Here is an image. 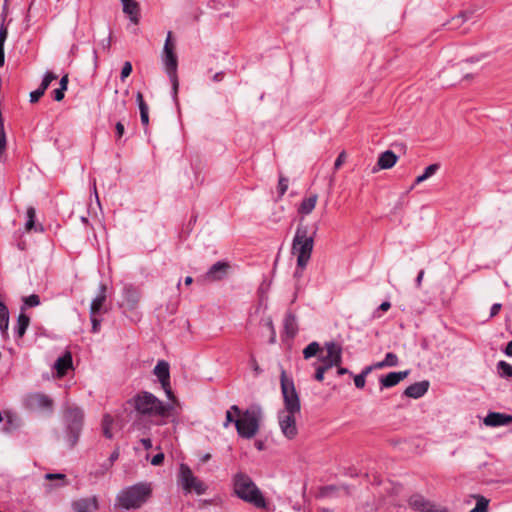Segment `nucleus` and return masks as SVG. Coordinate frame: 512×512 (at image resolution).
<instances>
[{
  "instance_id": "obj_1",
  "label": "nucleus",
  "mask_w": 512,
  "mask_h": 512,
  "mask_svg": "<svg viewBox=\"0 0 512 512\" xmlns=\"http://www.w3.org/2000/svg\"><path fill=\"white\" fill-rule=\"evenodd\" d=\"M232 486L234 494L242 501L257 509H268L269 503L264 493L247 474L236 473L232 478Z\"/></svg>"
},
{
  "instance_id": "obj_2",
  "label": "nucleus",
  "mask_w": 512,
  "mask_h": 512,
  "mask_svg": "<svg viewBox=\"0 0 512 512\" xmlns=\"http://www.w3.org/2000/svg\"><path fill=\"white\" fill-rule=\"evenodd\" d=\"M315 356H318V363L316 364L328 371L342 363V347L333 341L326 342L321 347L318 342L314 341L304 348L303 357L308 360Z\"/></svg>"
},
{
  "instance_id": "obj_3",
  "label": "nucleus",
  "mask_w": 512,
  "mask_h": 512,
  "mask_svg": "<svg viewBox=\"0 0 512 512\" xmlns=\"http://www.w3.org/2000/svg\"><path fill=\"white\" fill-rule=\"evenodd\" d=\"M129 403L139 415L149 418H166L172 410L171 405L163 403L147 391L137 393L130 399Z\"/></svg>"
},
{
  "instance_id": "obj_4",
  "label": "nucleus",
  "mask_w": 512,
  "mask_h": 512,
  "mask_svg": "<svg viewBox=\"0 0 512 512\" xmlns=\"http://www.w3.org/2000/svg\"><path fill=\"white\" fill-rule=\"evenodd\" d=\"M152 495V485L140 482L122 489L116 496V505L125 510L138 509Z\"/></svg>"
},
{
  "instance_id": "obj_5",
  "label": "nucleus",
  "mask_w": 512,
  "mask_h": 512,
  "mask_svg": "<svg viewBox=\"0 0 512 512\" xmlns=\"http://www.w3.org/2000/svg\"><path fill=\"white\" fill-rule=\"evenodd\" d=\"M232 410L236 414L235 426L239 436L251 439L259 431L262 420V410L258 406H252L241 412L238 406L233 405Z\"/></svg>"
},
{
  "instance_id": "obj_6",
  "label": "nucleus",
  "mask_w": 512,
  "mask_h": 512,
  "mask_svg": "<svg viewBox=\"0 0 512 512\" xmlns=\"http://www.w3.org/2000/svg\"><path fill=\"white\" fill-rule=\"evenodd\" d=\"M314 246L313 235L308 234V229L305 226H298L293 243L292 253L297 257V266L301 271H296L295 276L301 277L302 271L307 266Z\"/></svg>"
},
{
  "instance_id": "obj_7",
  "label": "nucleus",
  "mask_w": 512,
  "mask_h": 512,
  "mask_svg": "<svg viewBox=\"0 0 512 512\" xmlns=\"http://www.w3.org/2000/svg\"><path fill=\"white\" fill-rule=\"evenodd\" d=\"M175 42L172 40V32H168L163 51H162V62L165 68V71L172 83L173 92L176 95L179 87L178 77H177V67L178 60L177 55L175 53Z\"/></svg>"
},
{
  "instance_id": "obj_8",
  "label": "nucleus",
  "mask_w": 512,
  "mask_h": 512,
  "mask_svg": "<svg viewBox=\"0 0 512 512\" xmlns=\"http://www.w3.org/2000/svg\"><path fill=\"white\" fill-rule=\"evenodd\" d=\"M178 483L187 494L195 493L197 495H203L207 491V485L194 475L191 468L181 463L178 471Z\"/></svg>"
},
{
  "instance_id": "obj_9",
  "label": "nucleus",
  "mask_w": 512,
  "mask_h": 512,
  "mask_svg": "<svg viewBox=\"0 0 512 512\" xmlns=\"http://www.w3.org/2000/svg\"><path fill=\"white\" fill-rule=\"evenodd\" d=\"M281 390L284 400V409L279 412L300 413L301 405L298 393L293 381L287 378L284 370L281 373Z\"/></svg>"
},
{
  "instance_id": "obj_10",
  "label": "nucleus",
  "mask_w": 512,
  "mask_h": 512,
  "mask_svg": "<svg viewBox=\"0 0 512 512\" xmlns=\"http://www.w3.org/2000/svg\"><path fill=\"white\" fill-rule=\"evenodd\" d=\"M300 413L278 412V424L281 433L288 440H293L298 435L297 415Z\"/></svg>"
},
{
  "instance_id": "obj_11",
  "label": "nucleus",
  "mask_w": 512,
  "mask_h": 512,
  "mask_svg": "<svg viewBox=\"0 0 512 512\" xmlns=\"http://www.w3.org/2000/svg\"><path fill=\"white\" fill-rule=\"evenodd\" d=\"M409 506L417 512H449L446 507L440 506L425 499L421 495H413L409 499Z\"/></svg>"
},
{
  "instance_id": "obj_12",
  "label": "nucleus",
  "mask_w": 512,
  "mask_h": 512,
  "mask_svg": "<svg viewBox=\"0 0 512 512\" xmlns=\"http://www.w3.org/2000/svg\"><path fill=\"white\" fill-rule=\"evenodd\" d=\"M26 406L30 409L51 411L53 400L42 393H31L25 399Z\"/></svg>"
},
{
  "instance_id": "obj_13",
  "label": "nucleus",
  "mask_w": 512,
  "mask_h": 512,
  "mask_svg": "<svg viewBox=\"0 0 512 512\" xmlns=\"http://www.w3.org/2000/svg\"><path fill=\"white\" fill-rule=\"evenodd\" d=\"M74 512H95L99 509V502L96 496L81 498L72 503Z\"/></svg>"
},
{
  "instance_id": "obj_14",
  "label": "nucleus",
  "mask_w": 512,
  "mask_h": 512,
  "mask_svg": "<svg viewBox=\"0 0 512 512\" xmlns=\"http://www.w3.org/2000/svg\"><path fill=\"white\" fill-rule=\"evenodd\" d=\"M486 426L497 427L512 423V416L499 412H490L483 420Z\"/></svg>"
},
{
  "instance_id": "obj_15",
  "label": "nucleus",
  "mask_w": 512,
  "mask_h": 512,
  "mask_svg": "<svg viewBox=\"0 0 512 512\" xmlns=\"http://www.w3.org/2000/svg\"><path fill=\"white\" fill-rule=\"evenodd\" d=\"M318 202V195L316 193H312L309 196L302 199L298 206V214L302 217L310 215L315 209Z\"/></svg>"
},
{
  "instance_id": "obj_16",
  "label": "nucleus",
  "mask_w": 512,
  "mask_h": 512,
  "mask_svg": "<svg viewBox=\"0 0 512 512\" xmlns=\"http://www.w3.org/2000/svg\"><path fill=\"white\" fill-rule=\"evenodd\" d=\"M70 415L75 418V421L70 426L71 435L68 438L69 445L72 447L75 445L78 439L79 431H80V424L81 420L83 418V414L79 409H74L70 411Z\"/></svg>"
},
{
  "instance_id": "obj_17",
  "label": "nucleus",
  "mask_w": 512,
  "mask_h": 512,
  "mask_svg": "<svg viewBox=\"0 0 512 512\" xmlns=\"http://www.w3.org/2000/svg\"><path fill=\"white\" fill-rule=\"evenodd\" d=\"M229 264L226 262H217L208 270L206 278L211 281L221 280L227 274Z\"/></svg>"
},
{
  "instance_id": "obj_18",
  "label": "nucleus",
  "mask_w": 512,
  "mask_h": 512,
  "mask_svg": "<svg viewBox=\"0 0 512 512\" xmlns=\"http://www.w3.org/2000/svg\"><path fill=\"white\" fill-rule=\"evenodd\" d=\"M408 374V371L390 372L385 377L380 379V383L384 388L393 387L400 381L404 380Z\"/></svg>"
},
{
  "instance_id": "obj_19",
  "label": "nucleus",
  "mask_w": 512,
  "mask_h": 512,
  "mask_svg": "<svg viewBox=\"0 0 512 512\" xmlns=\"http://www.w3.org/2000/svg\"><path fill=\"white\" fill-rule=\"evenodd\" d=\"M428 381L416 382L405 389V395L414 399L422 397L428 390Z\"/></svg>"
},
{
  "instance_id": "obj_20",
  "label": "nucleus",
  "mask_w": 512,
  "mask_h": 512,
  "mask_svg": "<svg viewBox=\"0 0 512 512\" xmlns=\"http://www.w3.org/2000/svg\"><path fill=\"white\" fill-rule=\"evenodd\" d=\"M154 374L159 379L161 386H168V383L170 382V371L169 364L166 361H159L156 364Z\"/></svg>"
},
{
  "instance_id": "obj_21",
  "label": "nucleus",
  "mask_w": 512,
  "mask_h": 512,
  "mask_svg": "<svg viewBox=\"0 0 512 512\" xmlns=\"http://www.w3.org/2000/svg\"><path fill=\"white\" fill-rule=\"evenodd\" d=\"M71 367L72 356L69 352H67L62 357H59L54 364V368L56 369L57 376L59 378L63 377Z\"/></svg>"
},
{
  "instance_id": "obj_22",
  "label": "nucleus",
  "mask_w": 512,
  "mask_h": 512,
  "mask_svg": "<svg viewBox=\"0 0 512 512\" xmlns=\"http://www.w3.org/2000/svg\"><path fill=\"white\" fill-rule=\"evenodd\" d=\"M123 5V12L127 14L133 23H138L139 5L134 0H120Z\"/></svg>"
},
{
  "instance_id": "obj_23",
  "label": "nucleus",
  "mask_w": 512,
  "mask_h": 512,
  "mask_svg": "<svg viewBox=\"0 0 512 512\" xmlns=\"http://www.w3.org/2000/svg\"><path fill=\"white\" fill-rule=\"evenodd\" d=\"M397 160L396 154L393 151L387 150L379 156L377 165L380 169H390L396 164Z\"/></svg>"
},
{
  "instance_id": "obj_24",
  "label": "nucleus",
  "mask_w": 512,
  "mask_h": 512,
  "mask_svg": "<svg viewBox=\"0 0 512 512\" xmlns=\"http://www.w3.org/2000/svg\"><path fill=\"white\" fill-rule=\"evenodd\" d=\"M139 299L140 294L136 289L132 287H126L124 289L123 305L128 309H133L137 305Z\"/></svg>"
},
{
  "instance_id": "obj_25",
  "label": "nucleus",
  "mask_w": 512,
  "mask_h": 512,
  "mask_svg": "<svg viewBox=\"0 0 512 512\" xmlns=\"http://www.w3.org/2000/svg\"><path fill=\"white\" fill-rule=\"evenodd\" d=\"M105 286L100 287V292L98 295L92 300L90 305V314H98L103 307V304L106 300L105 294Z\"/></svg>"
},
{
  "instance_id": "obj_26",
  "label": "nucleus",
  "mask_w": 512,
  "mask_h": 512,
  "mask_svg": "<svg viewBox=\"0 0 512 512\" xmlns=\"http://www.w3.org/2000/svg\"><path fill=\"white\" fill-rule=\"evenodd\" d=\"M440 168V165L437 163L431 164L427 166L423 172V174L416 177L414 184L411 186V189H413L416 185L426 181L430 177H432Z\"/></svg>"
},
{
  "instance_id": "obj_27",
  "label": "nucleus",
  "mask_w": 512,
  "mask_h": 512,
  "mask_svg": "<svg viewBox=\"0 0 512 512\" xmlns=\"http://www.w3.org/2000/svg\"><path fill=\"white\" fill-rule=\"evenodd\" d=\"M9 327V312L7 307L0 302V331L4 337H7Z\"/></svg>"
},
{
  "instance_id": "obj_28",
  "label": "nucleus",
  "mask_w": 512,
  "mask_h": 512,
  "mask_svg": "<svg viewBox=\"0 0 512 512\" xmlns=\"http://www.w3.org/2000/svg\"><path fill=\"white\" fill-rule=\"evenodd\" d=\"M398 364V357L394 353H387L384 360L374 364L373 368L380 369L383 367H393Z\"/></svg>"
},
{
  "instance_id": "obj_29",
  "label": "nucleus",
  "mask_w": 512,
  "mask_h": 512,
  "mask_svg": "<svg viewBox=\"0 0 512 512\" xmlns=\"http://www.w3.org/2000/svg\"><path fill=\"white\" fill-rule=\"evenodd\" d=\"M30 318L21 313L17 319V327H16V333L19 338L23 337V335L26 332L27 327L29 326Z\"/></svg>"
},
{
  "instance_id": "obj_30",
  "label": "nucleus",
  "mask_w": 512,
  "mask_h": 512,
  "mask_svg": "<svg viewBox=\"0 0 512 512\" xmlns=\"http://www.w3.org/2000/svg\"><path fill=\"white\" fill-rule=\"evenodd\" d=\"M112 427H113L112 416L109 414L104 415L103 420H102V428H103V433H104L105 437H107L108 439H111L113 437Z\"/></svg>"
},
{
  "instance_id": "obj_31",
  "label": "nucleus",
  "mask_w": 512,
  "mask_h": 512,
  "mask_svg": "<svg viewBox=\"0 0 512 512\" xmlns=\"http://www.w3.org/2000/svg\"><path fill=\"white\" fill-rule=\"evenodd\" d=\"M371 366L366 367L364 371L354 377V383L357 388L362 389L366 383V376L372 371Z\"/></svg>"
},
{
  "instance_id": "obj_32",
  "label": "nucleus",
  "mask_w": 512,
  "mask_h": 512,
  "mask_svg": "<svg viewBox=\"0 0 512 512\" xmlns=\"http://www.w3.org/2000/svg\"><path fill=\"white\" fill-rule=\"evenodd\" d=\"M498 370H499V374L502 376V377H512V365L505 362V361H500L498 363Z\"/></svg>"
},
{
  "instance_id": "obj_33",
  "label": "nucleus",
  "mask_w": 512,
  "mask_h": 512,
  "mask_svg": "<svg viewBox=\"0 0 512 512\" xmlns=\"http://www.w3.org/2000/svg\"><path fill=\"white\" fill-rule=\"evenodd\" d=\"M46 480H58L59 483L56 485L58 487L65 486L67 484L66 482V475L63 473H47L45 475Z\"/></svg>"
},
{
  "instance_id": "obj_34",
  "label": "nucleus",
  "mask_w": 512,
  "mask_h": 512,
  "mask_svg": "<svg viewBox=\"0 0 512 512\" xmlns=\"http://www.w3.org/2000/svg\"><path fill=\"white\" fill-rule=\"evenodd\" d=\"M476 499H477V503L475 506L476 510H478L479 512H487L489 500L483 496H476Z\"/></svg>"
},
{
  "instance_id": "obj_35",
  "label": "nucleus",
  "mask_w": 512,
  "mask_h": 512,
  "mask_svg": "<svg viewBox=\"0 0 512 512\" xmlns=\"http://www.w3.org/2000/svg\"><path fill=\"white\" fill-rule=\"evenodd\" d=\"M35 216H36L35 209L33 207H29L27 209V222L25 224L27 231H30L33 228Z\"/></svg>"
},
{
  "instance_id": "obj_36",
  "label": "nucleus",
  "mask_w": 512,
  "mask_h": 512,
  "mask_svg": "<svg viewBox=\"0 0 512 512\" xmlns=\"http://www.w3.org/2000/svg\"><path fill=\"white\" fill-rule=\"evenodd\" d=\"M285 327L291 334L296 332V317L294 315H287L285 319Z\"/></svg>"
},
{
  "instance_id": "obj_37",
  "label": "nucleus",
  "mask_w": 512,
  "mask_h": 512,
  "mask_svg": "<svg viewBox=\"0 0 512 512\" xmlns=\"http://www.w3.org/2000/svg\"><path fill=\"white\" fill-rule=\"evenodd\" d=\"M57 76L53 74L52 72H47L42 80V83L40 85V88L46 91V89L49 87L50 83L55 80Z\"/></svg>"
},
{
  "instance_id": "obj_38",
  "label": "nucleus",
  "mask_w": 512,
  "mask_h": 512,
  "mask_svg": "<svg viewBox=\"0 0 512 512\" xmlns=\"http://www.w3.org/2000/svg\"><path fill=\"white\" fill-rule=\"evenodd\" d=\"M24 303L27 307H35L40 304L39 296L36 294L29 295L24 298Z\"/></svg>"
},
{
  "instance_id": "obj_39",
  "label": "nucleus",
  "mask_w": 512,
  "mask_h": 512,
  "mask_svg": "<svg viewBox=\"0 0 512 512\" xmlns=\"http://www.w3.org/2000/svg\"><path fill=\"white\" fill-rule=\"evenodd\" d=\"M141 122L144 126L149 124L148 105L139 107Z\"/></svg>"
},
{
  "instance_id": "obj_40",
  "label": "nucleus",
  "mask_w": 512,
  "mask_h": 512,
  "mask_svg": "<svg viewBox=\"0 0 512 512\" xmlns=\"http://www.w3.org/2000/svg\"><path fill=\"white\" fill-rule=\"evenodd\" d=\"M132 72V64L129 61H126L123 64L120 78L122 81H124Z\"/></svg>"
},
{
  "instance_id": "obj_41",
  "label": "nucleus",
  "mask_w": 512,
  "mask_h": 512,
  "mask_svg": "<svg viewBox=\"0 0 512 512\" xmlns=\"http://www.w3.org/2000/svg\"><path fill=\"white\" fill-rule=\"evenodd\" d=\"M314 367H315V376H314V378L317 381L322 382L324 380V375L327 372V370L322 368L321 366L317 365L316 363L314 364Z\"/></svg>"
},
{
  "instance_id": "obj_42",
  "label": "nucleus",
  "mask_w": 512,
  "mask_h": 512,
  "mask_svg": "<svg viewBox=\"0 0 512 512\" xmlns=\"http://www.w3.org/2000/svg\"><path fill=\"white\" fill-rule=\"evenodd\" d=\"M45 91L41 89L40 87L30 93V102L35 103L37 102L43 95Z\"/></svg>"
},
{
  "instance_id": "obj_43",
  "label": "nucleus",
  "mask_w": 512,
  "mask_h": 512,
  "mask_svg": "<svg viewBox=\"0 0 512 512\" xmlns=\"http://www.w3.org/2000/svg\"><path fill=\"white\" fill-rule=\"evenodd\" d=\"M288 189V179L285 177H280L279 183H278V190L279 194L282 196L285 194V192Z\"/></svg>"
},
{
  "instance_id": "obj_44",
  "label": "nucleus",
  "mask_w": 512,
  "mask_h": 512,
  "mask_svg": "<svg viewBox=\"0 0 512 512\" xmlns=\"http://www.w3.org/2000/svg\"><path fill=\"white\" fill-rule=\"evenodd\" d=\"M235 420H236V414H235L234 410H232V406H231L230 409L226 412V421L224 423V427H228V425L230 423L235 424Z\"/></svg>"
},
{
  "instance_id": "obj_45",
  "label": "nucleus",
  "mask_w": 512,
  "mask_h": 512,
  "mask_svg": "<svg viewBox=\"0 0 512 512\" xmlns=\"http://www.w3.org/2000/svg\"><path fill=\"white\" fill-rule=\"evenodd\" d=\"M346 152L345 151H342L337 159L335 160V163H334V169L337 170L339 169L346 161Z\"/></svg>"
},
{
  "instance_id": "obj_46",
  "label": "nucleus",
  "mask_w": 512,
  "mask_h": 512,
  "mask_svg": "<svg viewBox=\"0 0 512 512\" xmlns=\"http://www.w3.org/2000/svg\"><path fill=\"white\" fill-rule=\"evenodd\" d=\"M96 316L97 314H90L93 332H98L100 327V320Z\"/></svg>"
},
{
  "instance_id": "obj_47",
  "label": "nucleus",
  "mask_w": 512,
  "mask_h": 512,
  "mask_svg": "<svg viewBox=\"0 0 512 512\" xmlns=\"http://www.w3.org/2000/svg\"><path fill=\"white\" fill-rule=\"evenodd\" d=\"M8 36L7 28L4 25L0 26V45L4 46Z\"/></svg>"
},
{
  "instance_id": "obj_48",
  "label": "nucleus",
  "mask_w": 512,
  "mask_h": 512,
  "mask_svg": "<svg viewBox=\"0 0 512 512\" xmlns=\"http://www.w3.org/2000/svg\"><path fill=\"white\" fill-rule=\"evenodd\" d=\"M163 460H164V454L158 453L151 459V464L154 466H158V465L162 464Z\"/></svg>"
},
{
  "instance_id": "obj_49",
  "label": "nucleus",
  "mask_w": 512,
  "mask_h": 512,
  "mask_svg": "<svg viewBox=\"0 0 512 512\" xmlns=\"http://www.w3.org/2000/svg\"><path fill=\"white\" fill-rule=\"evenodd\" d=\"M66 90H61V88H57L53 91V98L55 101H61L64 98V93Z\"/></svg>"
},
{
  "instance_id": "obj_50",
  "label": "nucleus",
  "mask_w": 512,
  "mask_h": 512,
  "mask_svg": "<svg viewBox=\"0 0 512 512\" xmlns=\"http://www.w3.org/2000/svg\"><path fill=\"white\" fill-rule=\"evenodd\" d=\"M115 129H116L117 137L121 138L125 131L124 125L121 122H118V123H116Z\"/></svg>"
},
{
  "instance_id": "obj_51",
  "label": "nucleus",
  "mask_w": 512,
  "mask_h": 512,
  "mask_svg": "<svg viewBox=\"0 0 512 512\" xmlns=\"http://www.w3.org/2000/svg\"><path fill=\"white\" fill-rule=\"evenodd\" d=\"M501 309V304L500 303H495L492 307H491V311H490V317H494L496 316L499 311Z\"/></svg>"
},
{
  "instance_id": "obj_52",
  "label": "nucleus",
  "mask_w": 512,
  "mask_h": 512,
  "mask_svg": "<svg viewBox=\"0 0 512 512\" xmlns=\"http://www.w3.org/2000/svg\"><path fill=\"white\" fill-rule=\"evenodd\" d=\"M68 87V75H64L60 80L61 90H67Z\"/></svg>"
},
{
  "instance_id": "obj_53",
  "label": "nucleus",
  "mask_w": 512,
  "mask_h": 512,
  "mask_svg": "<svg viewBox=\"0 0 512 512\" xmlns=\"http://www.w3.org/2000/svg\"><path fill=\"white\" fill-rule=\"evenodd\" d=\"M162 388L164 389L167 397L171 400L174 399V395H173V392L171 390V387H170V382L168 383V386H162Z\"/></svg>"
},
{
  "instance_id": "obj_54",
  "label": "nucleus",
  "mask_w": 512,
  "mask_h": 512,
  "mask_svg": "<svg viewBox=\"0 0 512 512\" xmlns=\"http://www.w3.org/2000/svg\"><path fill=\"white\" fill-rule=\"evenodd\" d=\"M136 101H137L138 107H141L142 105H147L144 101V98H143V95L141 92H137Z\"/></svg>"
},
{
  "instance_id": "obj_55",
  "label": "nucleus",
  "mask_w": 512,
  "mask_h": 512,
  "mask_svg": "<svg viewBox=\"0 0 512 512\" xmlns=\"http://www.w3.org/2000/svg\"><path fill=\"white\" fill-rule=\"evenodd\" d=\"M251 366H252V368H253V370L255 371L256 374H260L261 373V369H260L257 361L254 358L251 359Z\"/></svg>"
},
{
  "instance_id": "obj_56",
  "label": "nucleus",
  "mask_w": 512,
  "mask_h": 512,
  "mask_svg": "<svg viewBox=\"0 0 512 512\" xmlns=\"http://www.w3.org/2000/svg\"><path fill=\"white\" fill-rule=\"evenodd\" d=\"M141 443L145 447V449H150L152 447V441L149 438L141 439Z\"/></svg>"
},
{
  "instance_id": "obj_57",
  "label": "nucleus",
  "mask_w": 512,
  "mask_h": 512,
  "mask_svg": "<svg viewBox=\"0 0 512 512\" xmlns=\"http://www.w3.org/2000/svg\"><path fill=\"white\" fill-rule=\"evenodd\" d=\"M424 274H425L424 270H421V271L418 273V276H417V278H416V285H417V287H420V286H421L422 281H423Z\"/></svg>"
},
{
  "instance_id": "obj_58",
  "label": "nucleus",
  "mask_w": 512,
  "mask_h": 512,
  "mask_svg": "<svg viewBox=\"0 0 512 512\" xmlns=\"http://www.w3.org/2000/svg\"><path fill=\"white\" fill-rule=\"evenodd\" d=\"M391 307V304L390 302L388 301H384L383 303H381V305L379 306V310L383 311V312H386L390 309Z\"/></svg>"
},
{
  "instance_id": "obj_59",
  "label": "nucleus",
  "mask_w": 512,
  "mask_h": 512,
  "mask_svg": "<svg viewBox=\"0 0 512 512\" xmlns=\"http://www.w3.org/2000/svg\"><path fill=\"white\" fill-rule=\"evenodd\" d=\"M5 63V53L4 46L0 45V67H2Z\"/></svg>"
},
{
  "instance_id": "obj_60",
  "label": "nucleus",
  "mask_w": 512,
  "mask_h": 512,
  "mask_svg": "<svg viewBox=\"0 0 512 512\" xmlns=\"http://www.w3.org/2000/svg\"><path fill=\"white\" fill-rule=\"evenodd\" d=\"M505 354L507 356H512V340L510 342H508L506 349H505Z\"/></svg>"
},
{
  "instance_id": "obj_61",
  "label": "nucleus",
  "mask_w": 512,
  "mask_h": 512,
  "mask_svg": "<svg viewBox=\"0 0 512 512\" xmlns=\"http://www.w3.org/2000/svg\"><path fill=\"white\" fill-rule=\"evenodd\" d=\"M337 374L338 375H344V374H347L349 371L347 368H344V367H340V365L337 367Z\"/></svg>"
},
{
  "instance_id": "obj_62",
  "label": "nucleus",
  "mask_w": 512,
  "mask_h": 512,
  "mask_svg": "<svg viewBox=\"0 0 512 512\" xmlns=\"http://www.w3.org/2000/svg\"><path fill=\"white\" fill-rule=\"evenodd\" d=\"M469 77H470V75H469V74H464V75H463L461 78H459V79H458V78H456V79H447V80H448V81H451L452 83H455V82H457V81H461V80H463V79H468Z\"/></svg>"
},
{
  "instance_id": "obj_63",
  "label": "nucleus",
  "mask_w": 512,
  "mask_h": 512,
  "mask_svg": "<svg viewBox=\"0 0 512 512\" xmlns=\"http://www.w3.org/2000/svg\"><path fill=\"white\" fill-rule=\"evenodd\" d=\"M118 457H119V451H118V450H115V451L111 454V456H110V460H111V461H115L116 459H118Z\"/></svg>"
},
{
  "instance_id": "obj_64",
  "label": "nucleus",
  "mask_w": 512,
  "mask_h": 512,
  "mask_svg": "<svg viewBox=\"0 0 512 512\" xmlns=\"http://www.w3.org/2000/svg\"><path fill=\"white\" fill-rule=\"evenodd\" d=\"M223 79V74L222 73H216L214 76H213V80L214 81H221Z\"/></svg>"
}]
</instances>
